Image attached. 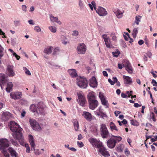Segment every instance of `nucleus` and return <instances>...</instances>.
<instances>
[{"label":"nucleus","mask_w":157,"mask_h":157,"mask_svg":"<svg viewBox=\"0 0 157 157\" xmlns=\"http://www.w3.org/2000/svg\"><path fill=\"white\" fill-rule=\"evenodd\" d=\"M22 101H23L21 102L22 104H28V102L26 100H22Z\"/></svg>","instance_id":"obj_59"},{"label":"nucleus","mask_w":157,"mask_h":157,"mask_svg":"<svg viewBox=\"0 0 157 157\" xmlns=\"http://www.w3.org/2000/svg\"><path fill=\"white\" fill-rule=\"evenodd\" d=\"M69 149L74 152L76 151L77 150L75 148L73 147L69 148Z\"/></svg>","instance_id":"obj_62"},{"label":"nucleus","mask_w":157,"mask_h":157,"mask_svg":"<svg viewBox=\"0 0 157 157\" xmlns=\"http://www.w3.org/2000/svg\"><path fill=\"white\" fill-rule=\"evenodd\" d=\"M13 22L14 25L16 26H18L20 25V22L19 21H14Z\"/></svg>","instance_id":"obj_42"},{"label":"nucleus","mask_w":157,"mask_h":157,"mask_svg":"<svg viewBox=\"0 0 157 157\" xmlns=\"http://www.w3.org/2000/svg\"><path fill=\"white\" fill-rule=\"evenodd\" d=\"M22 96V93L21 92L17 91L13 92L10 94L11 98L14 100H18L20 99Z\"/></svg>","instance_id":"obj_9"},{"label":"nucleus","mask_w":157,"mask_h":157,"mask_svg":"<svg viewBox=\"0 0 157 157\" xmlns=\"http://www.w3.org/2000/svg\"><path fill=\"white\" fill-rule=\"evenodd\" d=\"M121 96L122 98H127L128 97V96L126 94H125L123 93H121Z\"/></svg>","instance_id":"obj_54"},{"label":"nucleus","mask_w":157,"mask_h":157,"mask_svg":"<svg viewBox=\"0 0 157 157\" xmlns=\"http://www.w3.org/2000/svg\"><path fill=\"white\" fill-rule=\"evenodd\" d=\"M77 144L79 147H82L84 146V144L82 142H80L79 141H77Z\"/></svg>","instance_id":"obj_48"},{"label":"nucleus","mask_w":157,"mask_h":157,"mask_svg":"<svg viewBox=\"0 0 157 157\" xmlns=\"http://www.w3.org/2000/svg\"><path fill=\"white\" fill-rule=\"evenodd\" d=\"M144 42L143 41V40H140L138 42V44L140 45H142L143 44H144Z\"/></svg>","instance_id":"obj_60"},{"label":"nucleus","mask_w":157,"mask_h":157,"mask_svg":"<svg viewBox=\"0 0 157 157\" xmlns=\"http://www.w3.org/2000/svg\"><path fill=\"white\" fill-rule=\"evenodd\" d=\"M123 78L124 79V83L125 84H130L132 82V79L129 76L123 75Z\"/></svg>","instance_id":"obj_22"},{"label":"nucleus","mask_w":157,"mask_h":157,"mask_svg":"<svg viewBox=\"0 0 157 157\" xmlns=\"http://www.w3.org/2000/svg\"><path fill=\"white\" fill-rule=\"evenodd\" d=\"M89 107L90 109L94 110L98 105V102L97 100L89 101Z\"/></svg>","instance_id":"obj_15"},{"label":"nucleus","mask_w":157,"mask_h":157,"mask_svg":"<svg viewBox=\"0 0 157 157\" xmlns=\"http://www.w3.org/2000/svg\"><path fill=\"white\" fill-rule=\"evenodd\" d=\"M109 126L111 129L112 131H113V130H115L117 131H118L117 128L115 124L113 122H111L110 123Z\"/></svg>","instance_id":"obj_30"},{"label":"nucleus","mask_w":157,"mask_h":157,"mask_svg":"<svg viewBox=\"0 0 157 157\" xmlns=\"http://www.w3.org/2000/svg\"><path fill=\"white\" fill-rule=\"evenodd\" d=\"M77 85L80 88H86L88 86L87 80L86 78H80L77 82Z\"/></svg>","instance_id":"obj_8"},{"label":"nucleus","mask_w":157,"mask_h":157,"mask_svg":"<svg viewBox=\"0 0 157 157\" xmlns=\"http://www.w3.org/2000/svg\"><path fill=\"white\" fill-rule=\"evenodd\" d=\"M125 154L126 155H128L130 154V152L128 150V149L127 148H126L125 150Z\"/></svg>","instance_id":"obj_52"},{"label":"nucleus","mask_w":157,"mask_h":157,"mask_svg":"<svg viewBox=\"0 0 157 157\" xmlns=\"http://www.w3.org/2000/svg\"><path fill=\"white\" fill-rule=\"evenodd\" d=\"M23 70L25 71V73L26 75H31L29 70L26 67H23Z\"/></svg>","instance_id":"obj_37"},{"label":"nucleus","mask_w":157,"mask_h":157,"mask_svg":"<svg viewBox=\"0 0 157 157\" xmlns=\"http://www.w3.org/2000/svg\"><path fill=\"white\" fill-rule=\"evenodd\" d=\"M98 116H100L102 118H103L104 117H107V115L105 114V113H102L101 114H98Z\"/></svg>","instance_id":"obj_41"},{"label":"nucleus","mask_w":157,"mask_h":157,"mask_svg":"<svg viewBox=\"0 0 157 157\" xmlns=\"http://www.w3.org/2000/svg\"><path fill=\"white\" fill-rule=\"evenodd\" d=\"M94 145H95L96 147H97L99 149H100L102 147H104L103 145L101 143V142H98L95 143L94 144Z\"/></svg>","instance_id":"obj_34"},{"label":"nucleus","mask_w":157,"mask_h":157,"mask_svg":"<svg viewBox=\"0 0 157 157\" xmlns=\"http://www.w3.org/2000/svg\"><path fill=\"white\" fill-rule=\"evenodd\" d=\"M123 65L124 67L125 66L126 68V70L128 71V73L132 74L133 72V70L132 67L131 66V65L129 62L127 60L124 61V64H123Z\"/></svg>","instance_id":"obj_12"},{"label":"nucleus","mask_w":157,"mask_h":157,"mask_svg":"<svg viewBox=\"0 0 157 157\" xmlns=\"http://www.w3.org/2000/svg\"><path fill=\"white\" fill-rule=\"evenodd\" d=\"M138 33V28H134L133 31V33L132 34L133 37L134 38H135L136 36V35Z\"/></svg>","instance_id":"obj_33"},{"label":"nucleus","mask_w":157,"mask_h":157,"mask_svg":"<svg viewBox=\"0 0 157 157\" xmlns=\"http://www.w3.org/2000/svg\"><path fill=\"white\" fill-rule=\"evenodd\" d=\"M73 122L75 130L76 131H78L79 128V124L78 121L76 119H74L73 121Z\"/></svg>","instance_id":"obj_28"},{"label":"nucleus","mask_w":157,"mask_h":157,"mask_svg":"<svg viewBox=\"0 0 157 157\" xmlns=\"http://www.w3.org/2000/svg\"><path fill=\"white\" fill-rule=\"evenodd\" d=\"M68 72L71 77H75L77 76L76 71L74 69L68 70Z\"/></svg>","instance_id":"obj_23"},{"label":"nucleus","mask_w":157,"mask_h":157,"mask_svg":"<svg viewBox=\"0 0 157 157\" xmlns=\"http://www.w3.org/2000/svg\"><path fill=\"white\" fill-rule=\"evenodd\" d=\"M110 36L112 37V40L113 41H115L117 40V37L115 36L114 33H112L110 34Z\"/></svg>","instance_id":"obj_39"},{"label":"nucleus","mask_w":157,"mask_h":157,"mask_svg":"<svg viewBox=\"0 0 157 157\" xmlns=\"http://www.w3.org/2000/svg\"><path fill=\"white\" fill-rule=\"evenodd\" d=\"M29 141L31 147V150L35 151V153L36 155H39L40 154V152L39 150L35 149V144L34 142V139L33 136L31 135H29Z\"/></svg>","instance_id":"obj_6"},{"label":"nucleus","mask_w":157,"mask_h":157,"mask_svg":"<svg viewBox=\"0 0 157 157\" xmlns=\"http://www.w3.org/2000/svg\"><path fill=\"white\" fill-rule=\"evenodd\" d=\"M78 101L79 104L82 106H84L85 102L86 101L85 97L80 94H78Z\"/></svg>","instance_id":"obj_10"},{"label":"nucleus","mask_w":157,"mask_h":157,"mask_svg":"<svg viewBox=\"0 0 157 157\" xmlns=\"http://www.w3.org/2000/svg\"><path fill=\"white\" fill-rule=\"evenodd\" d=\"M49 30L52 33H55L56 32V27L53 26H50L49 27Z\"/></svg>","instance_id":"obj_35"},{"label":"nucleus","mask_w":157,"mask_h":157,"mask_svg":"<svg viewBox=\"0 0 157 157\" xmlns=\"http://www.w3.org/2000/svg\"><path fill=\"white\" fill-rule=\"evenodd\" d=\"M135 21L140 22V18H139L137 16H136L135 17Z\"/></svg>","instance_id":"obj_55"},{"label":"nucleus","mask_w":157,"mask_h":157,"mask_svg":"<svg viewBox=\"0 0 157 157\" xmlns=\"http://www.w3.org/2000/svg\"><path fill=\"white\" fill-rule=\"evenodd\" d=\"M100 130L102 138H106L109 136V133L105 124H102L101 125Z\"/></svg>","instance_id":"obj_4"},{"label":"nucleus","mask_w":157,"mask_h":157,"mask_svg":"<svg viewBox=\"0 0 157 157\" xmlns=\"http://www.w3.org/2000/svg\"><path fill=\"white\" fill-rule=\"evenodd\" d=\"M4 48L0 46V59H1L4 55Z\"/></svg>","instance_id":"obj_36"},{"label":"nucleus","mask_w":157,"mask_h":157,"mask_svg":"<svg viewBox=\"0 0 157 157\" xmlns=\"http://www.w3.org/2000/svg\"><path fill=\"white\" fill-rule=\"evenodd\" d=\"M59 51V49L57 48H55L54 50V52L53 53V54H56V52Z\"/></svg>","instance_id":"obj_58"},{"label":"nucleus","mask_w":157,"mask_h":157,"mask_svg":"<svg viewBox=\"0 0 157 157\" xmlns=\"http://www.w3.org/2000/svg\"><path fill=\"white\" fill-rule=\"evenodd\" d=\"M120 113V112L117 111H116L114 112V113L116 116H117Z\"/></svg>","instance_id":"obj_64"},{"label":"nucleus","mask_w":157,"mask_h":157,"mask_svg":"<svg viewBox=\"0 0 157 157\" xmlns=\"http://www.w3.org/2000/svg\"><path fill=\"white\" fill-rule=\"evenodd\" d=\"M9 142L6 139L0 140V150H2L5 157H10L9 153H10L12 157H17V154L16 151L12 147H9Z\"/></svg>","instance_id":"obj_2"},{"label":"nucleus","mask_w":157,"mask_h":157,"mask_svg":"<svg viewBox=\"0 0 157 157\" xmlns=\"http://www.w3.org/2000/svg\"><path fill=\"white\" fill-rule=\"evenodd\" d=\"M151 83L153 84V86H157V82L154 79H153L152 80Z\"/></svg>","instance_id":"obj_47"},{"label":"nucleus","mask_w":157,"mask_h":157,"mask_svg":"<svg viewBox=\"0 0 157 157\" xmlns=\"http://www.w3.org/2000/svg\"><path fill=\"white\" fill-rule=\"evenodd\" d=\"M25 147L26 148V152L28 153H29L30 152V148L29 147V145L28 144H25Z\"/></svg>","instance_id":"obj_40"},{"label":"nucleus","mask_w":157,"mask_h":157,"mask_svg":"<svg viewBox=\"0 0 157 157\" xmlns=\"http://www.w3.org/2000/svg\"><path fill=\"white\" fill-rule=\"evenodd\" d=\"M113 82H114L115 83L117 82V79L116 77H114L113 78Z\"/></svg>","instance_id":"obj_56"},{"label":"nucleus","mask_w":157,"mask_h":157,"mask_svg":"<svg viewBox=\"0 0 157 157\" xmlns=\"http://www.w3.org/2000/svg\"><path fill=\"white\" fill-rule=\"evenodd\" d=\"M102 73H103V75L104 76H106V77L108 76V75L107 72L106 71H103L102 72Z\"/></svg>","instance_id":"obj_61"},{"label":"nucleus","mask_w":157,"mask_h":157,"mask_svg":"<svg viewBox=\"0 0 157 157\" xmlns=\"http://www.w3.org/2000/svg\"><path fill=\"white\" fill-rule=\"evenodd\" d=\"M108 81L112 85H113L115 84L114 82H113V81H112L110 78L108 79Z\"/></svg>","instance_id":"obj_53"},{"label":"nucleus","mask_w":157,"mask_h":157,"mask_svg":"<svg viewBox=\"0 0 157 157\" xmlns=\"http://www.w3.org/2000/svg\"><path fill=\"white\" fill-rule=\"evenodd\" d=\"M37 109L36 112L37 114H40L41 115L44 114V108L43 105L39 104H37Z\"/></svg>","instance_id":"obj_17"},{"label":"nucleus","mask_w":157,"mask_h":157,"mask_svg":"<svg viewBox=\"0 0 157 157\" xmlns=\"http://www.w3.org/2000/svg\"><path fill=\"white\" fill-rule=\"evenodd\" d=\"M146 54L149 58H151L152 53L150 52H147L146 53Z\"/></svg>","instance_id":"obj_51"},{"label":"nucleus","mask_w":157,"mask_h":157,"mask_svg":"<svg viewBox=\"0 0 157 157\" xmlns=\"http://www.w3.org/2000/svg\"><path fill=\"white\" fill-rule=\"evenodd\" d=\"M82 116L88 121H90L92 120V115L88 112L84 111L83 112Z\"/></svg>","instance_id":"obj_20"},{"label":"nucleus","mask_w":157,"mask_h":157,"mask_svg":"<svg viewBox=\"0 0 157 157\" xmlns=\"http://www.w3.org/2000/svg\"><path fill=\"white\" fill-rule=\"evenodd\" d=\"M86 50L87 47L84 43H80L77 46L76 52L78 54H84L86 53Z\"/></svg>","instance_id":"obj_5"},{"label":"nucleus","mask_w":157,"mask_h":157,"mask_svg":"<svg viewBox=\"0 0 157 157\" xmlns=\"http://www.w3.org/2000/svg\"><path fill=\"white\" fill-rule=\"evenodd\" d=\"M50 18L51 21L52 22H56L59 25H60L61 24V22L58 21V19L57 18L54 17L51 14L50 15Z\"/></svg>","instance_id":"obj_27"},{"label":"nucleus","mask_w":157,"mask_h":157,"mask_svg":"<svg viewBox=\"0 0 157 157\" xmlns=\"http://www.w3.org/2000/svg\"><path fill=\"white\" fill-rule=\"evenodd\" d=\"M37 104H33L31 105L30 107V110L34 113H36L37 109Z\"/></svg>","instance_id":"obj_25"},{"label":"nucleus","mask_w":157,"mask_h":157,"mask_svg":"<svg viewBox=\"0 0 157 157\" xmlns=\"http://www.w3.org/2000/svg\"><path fill=\"white\" fill-rule=\"evenodd\" d=\"M96 12L100 16H105L107 14V12L106 11L105 9L101 6L98 7L96 10Z\"/></svg>","instance_id":"obj_11"},{"label":"nucleus","mask_w":157,"mask_h":157,"mask_svg":"<svg viewBox=\"0 0 157 157\" xmlns=\"http://www.w3.org/2000/svg\"><path fill=\"white\" fill-rule=\"evenodd\" d=\"M115 13L118 18H120L121 17L123 13L119 10H117Z\"/></svg>","instance_id":"obj_31"},{"label":"nucleus","mask_w":157,"mask_h":157,"mask_svg":"<svg viewBox=\"0 0 157 157\" xmlns=\"http://www.w3.org/2000/svg\"><path fill=\"white\" fill-rule=\"evenodd\" d=\"M112 137L114 138H111L107 141L108 146L111 148H113L115 147L117 143L116 140L119 141L122 140V138L121 136L112 135Z\"/></svg>","instance_id":"obj_3"},{"label":"nucleus","mask_w":157,"mask_h":157,"mask_svg":"<svg viewBox=\"0 0 157 157\" xmlns=\"http://www.w3.org/2000/svg\"><path fill=\"white\" fill-rule=\"evenodd\" d=\"M89 140L90 141L91 143H96V141H97V140L94 138H90Z\"/></svg>","instance_id":"obj_46"},{"label":"nucleus","mask_w":157,"mask_h":157,"mask_svg":"<svg viewBox=\"0 0 157 157\" xmlns=\"http://www.w3.org/2000/svg\"><path fill=\"white\" fill-rule=\"evenodd\" d=\"M113 54L114 57H117L120 54V52H112Z\"/></svg>","instance_id":"obj_43"},{"label":"nucleus","mask_w":157,"mask_h":157,"mask_svg":"<svg viewBox=\"0 0 157 157\" xmlns=\"http://www.w3.org/2000/svg\"><path fill=\"white\" fill-rule=\"evenodd\" d=\"M73 35L74 36H77L78 34V31L76 30H75L73 31Z\"/></svg>","instance_id":"obj_50"},{"label":"nucleus","mask_w":157,"mask_h":157,"mask_svg":"<svg viewBox=\"0 0 157 157\" xmlns=\"http://www.w3.org/2000/svg\"><path fill=\"white\" fill-rule=\"evenodd\" d=\"M134 106L135 107L138 108L140 106H141V105L138 104L137 103H135L134 104Z\"/></svg>","instance_id":"obj_57"},{"label":"nucleus","mask_w":157,"mask_h":157,"mask_svg":"<svg viewBox=\"0 0 157 157\" xmlns=\"http://www.w3.org/2000/svg\"><path fill=\"white\" fill-rule=\"evenodd\" d=\"M7 74L9 76L13 77L14 76L15 74L13 71V66L8 65L7 67Z\"/></svg>","instance_id":"obj_14"},{"label":"nucleus","mask_w":157,"mask_h":157,"mask_svg":"<svg viewBox=\"0 0 157 157\" xmlns=\"http://www.w3.org/2000/svg\"><path fill=\"white\" fill-rule=\"evenodd\" d=\"M9 126L11 130L13 132L12 135L15 139H11L10 142L13 145L17 146L18 145V144L16 140L22 141L23 139L22 132V128L17 124L12 121H10Z\"/></svg>","instance_id":"obj_1"},{"label":"nucleus","mask_w":157,"mask_h":157,"mask_svg":"<svg viewBox=\"0 0 157 157\" xmlns=\"http://www.w3.org/2000/svg\"><path fill=\"white\" fill-rule=\"evenodd\" d=\"M26 6L25 5H23L22 6V9L23 11L26 12Z\"/></svg>","instance_id":"obj_49"},{"label":"nucleus","mask_w":157,"mask_h":157,"mask_svg":"<svg viewBox=\"0 0 157 157\" xmlns=\"http://www.w3.org/2000/svg\"><path fill=\"white\" fill-rule=\"evenodd\" d=\"M152 116L151 115L150 116V119H152L154 122H155L156 121V119H155V117L154 113L153 112H152Z\"/></svg>","instance_id":"obj_44"},{"label":"nucleus","mask_w":157,"mask_h":157,"mask_svg":"<svg viewBox=\"0 0 157 157\" xmlns=\"http://www.w3.org/2000/svg\"><path fill=\"white\" fill-rule=\"evenodd\" d=\"M131 123L132 124L135 126H137L139 125V124L137 121L134 120L131 121Z\"/></svg>","instance_id":"obj_38"},{"label":"nucleus","mask_w":157,"mask_h":157,"mask_svg":"<svg viewBox=\"0 0 157 157\" xmlns=\"http://www.w3.org/2000/svg\"><path fill=\"white\" fill-rule=\"evenodd\" d=\"M29 122L30 124L33 128L34 130L40 131L41 130V128L39 123L33 119H30Z\"/></svg>","instance_id":"obj_7"},{"label":"nucleus","mask_w":157,"mask_h":157,"mask_svg":"<svg viewBox=\"0 0 157 157\" xmlns=\"http://www.w3.org/2000/svg\"><path fill=\"white\" fill-rule=\"evenodd\" d=\"M88 99L89 101L96 100L94 95L92 94H89L88 95Z\"/></svg>","instance_id":"obj_29"},{"label":"nucleus","mask_w":157,"mask_h":157,"mask_svg":"<svg viewBox=\"0 0 157 157\" xmlns=\"http://www.w3.org/2000/svg\"><path fill=\"white\" fill-rule=\"evenodd\" d=\"M11 117V114L8 112H5L2 113V118L4 121H7L9 120Z\"/></svg>","instance_id":"obj_21"},{"label":"nucleus","mask_w":157,"mask_h":157,"mask_svg":"<svg viewBox=\"0 0 157 157\" xmlns=\"http://www.w3.org/2000/svg\"><path fill=\"white\" fill-rule=\"evenodd\" d=\"M89 85L90 86L95 88L98 85V82L96 78L94 77H92L90 80Z\"/></svg>","instance_id":"obj_16"},{"label":"nucleus","mask_w":157,"mask_h":157,"mask_svg":"<svg viewBox=\"0 0 157 157\" xmlns=\"http://www.w3.org/2000/svg\"><path fill=\"white\" fill-rule=\"evenodd\" d=\"M99 152L101 154L105 157H108L110 156V155L108 151H107L106 148L104 147H102L99 149Z\"/></svg>","instance_id":"obj_19"},{"label":"nucleus","mask_w":157,"mask_h":157,"mask_svg":"<svg viewBox=\"0 0 157 157\" xmlns=\"http://www.w3.org/2000/svg\"><path fill=\"white\" fill-rule=\"evenodd\" d=\"M34 30H36L37 32H40L41 31L40 28L38 26H36L34 27Z\"/></svg>","instance_id":"obj_45"},{"label":"nucleus","mask_w":157,"mask_h":157,"mask_svg":"<svg viewBox=\"0 0 157 157\" xmlns=\"http://www.w3.org/2000/svg\"><path fill=\"white\" fill-rule=\"evenodd\" d=\"M6 82V76L3 74H0V85L2 88V84Z\"/></svg>","instance_id":"obj_24"},{"label":"nucleus","mask_w":157,"mask_h":157,"mask_svg":"<svg viewBox=\"0 0 157 157\" xmlns=\"http://www.w3.org/2000/svg\"><path fill=\"white\" fill-rule=\"evenodd\" d=\"M13 84L11 82H8L7 85L6 90L7 92L9 93L12 90Z\"/></svg>","instance_id":"obj_26"},{"label":"nucleus","mask_w":157,"mask_h":157,"mask_svg":"<svg viewBox=\"0 0 157 157\" xmlns=\"http://www.w3.org/2000/svg\"><path fill=\"white\" fill-rule=\"evenodd\" d=\"M51 48V47H50L45 49L44 52L48 54H50L52 52Z\"/></svg>","instance_id":"obj_32"},{"label":"nucleus","mask_w":157,"mask_h":157,"mask_svg":"<svg viewBox=\"0 0 157 157\" xmlns=\"http://www.w3.org/2000/svg\"><path fill=\"white\" fill-rule=\"evenodd\" d=\"M99 96L101 101L102 104L106 106V107H108V106L107 105V101L106 100L105 97L104 96L103 94L101 92L99 93Z\"/></svg>","instance_id":"obj_18"},{"label":"nucleus","mask_w":157,"mask_h":157,"mask_svg":"<svg viewBox=\"0 0 157 157\" xmlns=\"http://www.w3.org/2000/svg\"><path fill=\"white\" fill-rule=\"evenodd\" d=\"M104 113V112H103L102 111L100 108V109L99 110V111L98 112H97V113H96L97 115H98V114H101V113Z\"/></svg>","instance_id":"obj_63"},{"label":"nucleus","mask_w":157,"mask_h":157,"mask_svg":"<svg viewBox=\"0 0 157 157\" xmlns=\"http://www.w3.org/2000/svg\"><path fill=\"white\" fill-rule=\"evenodd\" d=\"M102 38H103L105 43L106 46L107 48H111L113 47L110 40L108 37H107L106 34H105L102 35Z\"/></svg>","instance_id":"obj_13"}]
</instances>
